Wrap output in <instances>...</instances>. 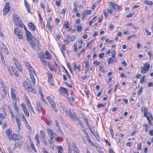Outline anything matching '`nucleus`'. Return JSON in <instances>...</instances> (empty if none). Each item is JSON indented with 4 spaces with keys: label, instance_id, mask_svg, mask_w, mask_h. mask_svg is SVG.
<instances>
[{
    "label": "nucleus",
    "instance_id": "338daca9",
    "mask_svg": "<svg viewBox=\"0 0 153 153\" xmlns=\"http://www.w3.org/2000/svg\"><path fill=\"white\" fill-rule=\"evenodd\" d=\"M145 32L147 36H150L151 34V32L148 29H145Z\"/></svg>",
    "mask_w": 153,
    "mask_h": 153
},
{
    "label": "nucleus",
    "instance_id": "79ce46f5",
    "mask_svg": "<svg viewBox=\"0 0 153 153\" xmlns=\"http://www.w3.org/2000/svg\"><path fill=\"white\" fill-rule=\"evenodd\" d=\"M68 100L69 104L71 105H72V102H73L75 100L74 97H69Z\"/></svg>",
    "mask_w": 153,
    "mask_h": 153
},
{
    "label": "nucleus",
    "instance_id": "f3484780",
    "mask_svg": "<svg viewBox=\"0 0 153 153\" xmlns=\"http://www.w3.org/2000/svg\"><path fill=\"white\" fill-rule=\"evenodd\" d=\"M59 94L65 96H68V90L63 87H60L59 89Z\"/></svg>",
    "mask_w": 153,
    "mask_h": 153
},
{
    "label": "nucleus",
    "instance_id": "e433bc0d",
    "mask_svg": "<svg viewBox=\"0 0 153 153\" xmlns=\"http://www.w3.org/2000/svg\"><path fill=\"white\" fill-rule=\"evenodd\" d=\"M28 26L30 28L31 30L34 31L35 30V27L34 25L32 22L29 23Z\"/></svg>",
    "mask_w": 153,
    "mask_h": 153
},
{
    "label": "nucleus",
    "instance_id": "f257e3e1",
    "mask_svg": "<svg viewBox=\"0 0 153 153\" xmlns=\"http://www.w3.org/2000/svg\"><path fill=\"white\" fill-rule=\"evenodd\" d=\"M5 132L10 141L12 140L14 141H19L14 143V145L13 146V150H15L17 148H21L22 147L23 144L24 142L23 140H21L22 138L21 135L19 134L13 133L12 130L10 128L7 129L6 131Z\"/></svg>",
    "mask_w": 153,
    "mask_h": 153
},
{
    "label": "nucleus",
    "instance_id": "774afa93",
    "mask_svg": "<svg viewBox=\"0 0 153 153\" xmlns=\"http://www.w3.org/2000/svg\"><path fill=\"white\" fill-rule=\"evenodd\" d=\"M143 90V88L142 86L141 87L140 89L138 90L137 92V94L138 95H140L141 94Z\"/></svg>",
    "mask_w": 153,
    "mask_h": 153
},
{
    "label": "nucleus",
    "instance_id": "4c0bfd02",
    "mask_svg": "<svg viewBox=\"0 0 153 153\" xmlns=\"http://www.w3.org/2000/svg\"><path fill=\"white\" fill-rule=\"evenodd\" d=\"M144 3L146 5H149L151 6L153 4V2L152 1H149L148 0H145L144 1Z\"/></svg>",
    "mask_w": 153,
    "mask_h": 153
},
{
    "label": "nucleus",
    "instance_id": "f8f14e48",
    "mask_svg": "<svg viewBox=\"0 0 153 153\" xmlns=\"http://www.w3.org/2000/svg\"><path fill=\"white\" fill-rule=\"evenodd\" d=\"M24 97L25 98V101L26 102L27 106L30 107L33 114H35V113L34 110V108L31 104L29 98L26 95H24Z\"/></svg>",
    "mask_w": 153,
    "mask_h": 153
},
{
    "label": "nucleus",
    "instance_id": "bb28decb",
    "mask_svg": "<svg viewBox=\"0 0 153 153\" xmlns=\"http://www.w3.org/2000/svg\"><path fill=\"white\" fill-rule=\"evenodd\" d=\"M26 33L27 40L29 41L31 40L32 36L31 33L28 30L26 29Z\"/></svg>",
    "mask_w": 153,
    "mask_h": 153
},
{
    "label": "nucleus",
    "instance_id": "39448f33",
    "mask_svg": "<svg viewBox=\"0 0 153 153\" xmlns=\"http://www.w3.org/2000/svg\"><path fill=\"white\" fill-rule=\"evenodd\" d=\"M148 108L145 106L142 107L141 108V112L143 113V116L146 117L149 124L150 126H152V123L151 122L153 120V118L151 113L148 112Z\"/></svg>",
    "mask_w": 153,
    "mask_h": 153
},
{
    "label": "nucleus",
    "instance_id": "603ef678",
    "mask_svg": "<svg viewBox=\"0 0 153 153\" xmlns=\"http://www.w3.org/2000/svg\"><path fill=\"white\" fill-rule=\"evenodd\" d=\"M147 54L149 56L150 59H152L153 58V54L151 51H147Z\"/></svg>",
    "mask_w": 153,
    "mask_h": 153
},
{
    "label": "nucleus",
    "instance_id": "2eb2a0df",
    "mask_svg": "<svg viewBox=\"0 0 153 153\" xmlns=\"http://www.w3.org/2000/svg\"><path fill=\"white\" fill-rule=\"evenodd\" d=\"M48 79L47 81L48 84L51 86L54 85L53 83L54 79L52 74L50 73L47 72Z\"/></svg>",
    "mask_w": 153,
    "mask_h": 153
},
{
    "label": "nucleus",
    "instance_id": "4d7b16f0",
    "mask_svg": "<svg viewBox=\"0 0 153 153\" xmlns=\"http://www.w3.org/2000/svg\"><path fill=\"white\" fill-rule=\"evenodd\" d=\"M58 153H63L62 151L63 150V149L62 146H59L57 149Z\"/></svg>",
    "mask_w": 153,
    "mask_h": 153
},
{
    "label": "nucleus",
    "instance_id": "9b49d317",
    "mask_svg": "<svg viewBox=\"0 0 153 153\" xmlns=\"http://www.w3.org/2000/svg\"><path fill=\"white\" fill-rule=\"evenodd\" d=\"M143 66L141 68L140 73L142 74H146L149 70L150 68V65L149 62H146L143 64Z\"/></svg>",
    "mask_w": 153,
    "mask_h": 153
},
{
    "label": "nucleus",
    "instance_id": "c9c22d12",
    "mask_svg": "<svg viewBox=\"0 0 153 153\" xmlns=\"http://www.w3.org/2000/svg\"><path fill=\"white\" fill-rule=\"evenodd\" d=\"M73 151L74 153H80L79 150L78 149L75 144L73 145Z\"/></svg>",
    "mask_w": 153,
    "mask_h": 153
},
{
    "label": "nucleus",
    "instance_id": "7ed1b4c3",
    "mask_svg": "<svg viewBox=\"0 0 153 153\" xmlns=\"http://www.w3.org/2000/svg\"><path fill=\"white\" fill-rule=\"evenodd\" d=\"M10 95L13 101V106L16 113L19 112V110L18 107L17 106V101L18 98H17L16 94V90L13 87L11 89Z\"/></svg>",
    "mask_w": 153,
    "mask_h": 153
},
{
    "label": "nucleus",
    "instance_id": "69168bd1",
    "mask_svg": "<svg viewBox=\"0 0 153 153\" xmlns=\"http://www.w3.org/2000/svg\"><path fill=\"white\" fill-rule=\"evenodd\" d=\"M6 47L5 45L1 42H0V50L5 48Z\"/></svg>",
    "mask_w": 153,
    "mask_h": 153
},
{
    "label": "nucleus",
    "instance_id": "9d476101",
    "mask_svg": "<svg viewBox=\"0 0 153 153\" xmlns=\"http://www.w3.org/2000/svg\"><path fill=\"white\" fill-rule=\"evenodd\" d=\"M66 115L73 120L74 121H78V123H79L80 125L81 124H82L80 120H79V117L75 112L72 113L71 111H69L67 112Z\"/></svg>",
    "mask_w": 153,
    "mask_h": 153
},
{
    "label": "nucleus",
    "instance_id": "e2e57ef3",
    "mask_svg": "<svg viewBox=\"0 0 153 153\" xmlns=\"http://www.w3.org/2000/svg\"><path fill=\"white\" fill-rule=\"evenodd\" d=\"M22 120L25 122V124L27 123V121L26 120V119L24 114L22 115Z\"/></svg>",
    "mask_w": 153,
    "mask_h": 153
},
{
    "label": "nucleus",
    "instance_id": "13d9d810",
    "mask_svg": "<svg viewBox=\"0 0 153 153\" xmlns=\"http://www.w3.org/2000/svg\"><path fill=\"white\" fill-rule=\"evenodd\" d=\"M143 126L145 128V131L146 132L148 131L149 130V125L147 124H145L143 125Z\"/></svg>",
    "mask_w": 153,
    "mask_h": 153
},
{
    "label": "nucleus",
    "instance_id": "8fccbe9b",
    "mask_svg": "<svg viewBox=\"0 0 153 153\" xmlns=\"http://www.w3.org/2000/svg\"><path fill=\"white\" fill-rule=\"evenodd\" d=\"M40 136L42 137V139H45V134L44 132L42 130L40 131Z\"/></svg>",
    "mask_w": 153,
    "mask_h": 153
},
{
    "label": "nucleus",
    "instance_id": "cd10ccee",
    "mask_svg": "<svg viewBox=\"0 0 153 153\" xmlns=\"http://www.w3.org/2000/svg\"><path fill=\"white\" fill-rule=\"evenodd\" d=\"M63 26L65 27L66 29H68V31H70L72 30V28L69 27V25L68 21H65L63 25Z\"/></svg>",
    "mask_w": 153,
    "mask_h": 153
},
{
    "label": "nucleus",
    "instance_id": "b1692460",
    "mask_svg": "<svg viewBox=\"0 0 153 153\" xmlns=\"http://www.w3.org/2000/svg\"><path fill=\"white\" fill-rule=\"evenodd\" d=\"M52 18L51 17H50L47 22L46 27L48 28L49 30H52L53 28V25H51V22H52Z\"/></svg>",
    "mask_w": 153,
    "mask_h": 153
},
{
    "label": "nucleus",
    "instance_id": "412c9836",
    "mask_svg": "<svg viewBox=\"0 0 153 153\" xmlns=\"http://www.w3.org/2000/svg\"><path fill=\"white\" fill-rule=\"evenodd\" d=\"M14 32L15 34L16 35L17 37L21 39H22L23 36L21 32L20 31V30L18 28H16L14 29Z\"/></svg>",
    "mask_w": 153,
    "mask_h": 153
},
{
    "label": "nucleus",
    "instance_id": "423d86ee",
    "mask_svg": "<svg viewBox=\"0 0 153 153\" xmlns=\"http://www.w3.org/2000/svg\"><path fill=\"white\" fill-rule=\"evenodd\" d=\"M112 53L111 57H109L107 60L108 65H109L111 64L115 63L117 61L116 58V52L115 49L113 50L109 49L105 53L106 55H109Z\"/></svg>",
    "mask_w": 153,
    "mask_h": 153
},
{
    "label": "nucleus",
    "instance_id": "0eeeda50",
    "mask_svg": "<svg viewBox=\"0 0 153 153\" xmlns=\"http://www.w3.org/2000/svg\"><path fill=\"white\" fill-rule=\"evenodd\" d=\"M23 86L25 87L26 90L29 92H33V94L36 93L35 89H33L30 84V81H25L23 83Z\"/></svg>",
    "mask_w": 153,
    "mask_h": 153
},
{
    "label": "nucleus",
    "instance_id": "393cba45",
    "mask_svg": "<svg viewBox=\"0 0 153 153\" xmlns=\"http://www.w3.org/2000/svg\"><path fill=\"white\" fill-rule=\"evenodd\" d=\"M85 132H84V133L86 135V138L87 141L90 143L92 146H95L96 144L93 143V142L91 141V138L86 131H85Z\"/></svg>",
    "mask_w": 153,
    "mask_h": 153
},
{
    "label": "nucleus",
    "instance_id": "f03ea898",
    "mask_svg": "<svg viewBox=\"0 0 153 153\" xmlns=\"http://www.w3.org/2000/svg\"><path fill=\"white\" fill-rule=\"evenodd\" d=\"M109 3L110 4V6L112 7V9H107L106 10H103V13L106 18L108 17L109 16L108 13H109L111 15H112L113 10H114L115 11L120 12L122 10L119 5L117 4L113 1H110L109 2Z\"/></svg>",
    "mask_w": 153,
    "mask_h": 153
},
{
    "label": "nucleus",
    "instance_id": "a19ab883",
    "mask_svg": "<svg viewBox=\"0 0 153 153\" xmlns=\"http://www.w3.org/2000/svg\"><path fill=\"white\" fill-rule=\"evenodd\" d=\"M25 5L27 8V10L28 12L29 11L30 9V5L28 2L26 0H24Z\"/></svg>",
    "mask_w": 153,
    "mask_h": 153
},
{
    "label": "nucleus",
    "instance_id": "6ab92c4d",
    "mask_svg": "<svg viewBox=\"0 0 153 153\" xmlns=\"http://www.w3.org/2000/svg\"><path fill=\"white\" fill-rule=\"evenodd\" d=\"M8 71L9 74L11 75H13V73L17 77H19V76L18 72L14 67L12 66L10 68L8 69Z\"/></svg>",
    "mask_w": 153,
    "mask_h": 153
},
{
    "label": "nucleus",
    "instance_id": "c03bdc74",
    "mask_svg": "<svg viewBox=\"0 0 153 153\" xmlns=\"http://www.w3.org/2000/svg\"><path fill=\"white\" fill-rule=\"evenodd\" d=\"M41 96L40 99L41 101L45 104H47V102L46 100L44 98V94L40 95Z\"/></svg>",
    "mask_w": 153,
    "mask_h": 153
},
{
    "label": "nucleus",
    "instance_id": "6e6552de",
    "mask_svg": "<svg viewBox=\"0 0 153 153\" xmlns=\"http://www.w3.org/2000/svg\"><path fill=\"white\" fill-rule=\"evenodd\" d=\"M47 131L48 133V135L50 138L48 141L50 145H51L54 143L53 139L54 136L56 135V134L54 131L50 128H47Z\"/></svg>",
    "mask_w": 153,
    "mask_h": 153
},
{
    "label": "nucleus",
    "instance_id": "de8ad7c7",
    "mask_svg": "<svg viewBox=\"0 0 153 153\" xmlns=\"http://www.w3.org/2000/svg\"><path fill=\"white\" fill-rule=\"evenodd\" d=\"M99 71L102 73H103L105 72V70L103 69L104 66L103 65H100V66Z\"/></svg>",
    "mask_w": 153,
    "mask_h": 153
},
{
    "label": "nucleus",
    "instance_id": "a18cd8bd",
    "mask_svg": "<svg viewBox=\"0 0 153 153\" xmlns=\"http://www.w3.org/2000/svg\"><path fill=\"white\" fill-rule=\"evenodd\" d=\"M82 25H77L76 27V29L77 32H80L82 31Z\"/></svg>",
    "mask_w": 153,
    "mask_h": 153
},
{
    "label": "nucleus",
    "instance_id": "72a5a7b5",
    "mask_svg": "<svg viewBox=\"0 0 153 153\" xmlns=\"http://www.w3.org/2000/svg\"><path fill=\"white\" fill-rule=\"evenodd\" d=\"M48 66L49 69L51 71H55V72H56V68L54 65H53V66H52L48 64Z\"/></svg>",
    "mask_w": 153,
    "mask_h": 153
},
{
    "label": "nucleus",
    "instance_id": "0e129e2a",
    "mask_svg": "<svg viewBox=\"0 0 153 153\" xmlns=\"http://www.w3.org/2000/svg\"><path fill=\"white\" fill-rule=\"evenodd\" d=\"M135 13L134 12H133L132 13H129L128 15H127L126 16V18H131L132 16Z\"/></svg>",
    "mask_w": 153,
    "mask_h": 153
},
{
    "label": "nucleus",
    "instance_id": "ddd939ff",
    "mask_svg": "<svg viewBox=\"0 0 153 153\" xmlns=\"http://www.w3.org/2000/svg\"><path fill=\"white\" fill-rule=\"evenodd\" d=\"M21 108L23 112L25 114L27 117H29L30 114L29 112L26 107V105L24 102H22L21 104Z\"/></svg>",
    "mask_w": 153,
    "mask_h": 153
},
{
    "label": "nucleus",
    "instance_id": "473e14b6",
    "mask_svg": "<svg viewBox=\"0 0 153 153\" xmlns=\"http://www.w3.org/2000/svg\"><path fill=\"white\" fill-rule=\"evenodd\" d=\"M45 55L46 56V59L50 60L51 59L52 56L50 53L48 51H46L45 52Z\"/></svg>",
    "mask_w": 153,
    "mask_h": 153
},
{
    "label": "nucleus",
    "instance_id": "5fc2aeb1",
    "mask_svg": "<svg viewBox=\"0 0 153 153\" xmlns=\"http://www.w3.org/2000/svg\"><path fill=\"white\" fill-rule=\"evenodd\" d=\"M137 149L138 151H141L142 150V144L140 143H139L137 145Z\"/></svg>",
    "mask_w": 153,
    "mask_h": 153
},
{
    "label": "nucleus",
    "instance_id": "4468645a",
    "mask_svg": "<svg viewBox=\"0 0 153 153\" xmlns=\"http://www.w3.org/2000/svg\"><path fill=\"white\" fill-rule=\"evenodd\" d=\"M9 2H7L5 4L3 11V14L4 16L6 15L9 12L11 8Z\"/></svg>",
    "mask_w": 153,
    "mask_h": 153
},
{
    "label": "nucleus",
    "instance_id": "58836bf2",
    "mask_svg": "<svg viewBox=\"0 0 153 153\" xmlns=\"http://www.w3.org/2000/svg\"><path fill=\"white\" fill-rule=\"evenodd\" d=\"M82 117L83 119V120H84L85 122L86 123V125L88 126V125H90L89 124V122L88 120L87 119L86 117L85 116V115L84 114H82Z\"/></svg>",
    "mask_w": 153,
    "mask_h": 153
},
{
    "label": "nucleus",
    "instance_id": "680f3d73",
    "mask_svg": "<svg viewBox=\"0 0 153 153\" xmlns=\"http://www.w3.org/2000/svg\"><path fill=\"white\" fill-rule=\"evenodd\" d=\"M114 42V40L113 39H111V40H109L108 39H107L105 40V43L106 44H107L108 43H112L113 42Z\"/></svg>",
    "mask_w": 153,
    "mask_h": 153
},
{
    "label": "nucleus",
    "instance_id": "09e8293b",
    "mask_svg": "<svg viewBox=\"0 0 153 153\" xmlns=\"http://www.w3.org/2000/svg\"><path fill=\"white\" fill-rule=\"evenodd\" d=\"M67 39L64 40V42L65 44L68 45L69 43V41L68 40V38H70V35L69 34H68L67 36Z\"/></svg>",
    "mask_w": 153,
    "mask_h": 153
},
{
    "label": "nucleus",
    "instance_id": "20e7f679",
    "mask_svg": "<svg viewBox=\"0 0 153 153\" xmlns=\"http://www.w3.org/2000/svg\"><path fill=\"white\" fill-rule=\"evenodd\" d=\"M25 65L27 67V70L29 71L30 78L32 82L34 85L36 84V81L35 76H36V74L35 72L34 68L32 67L30 64L28 62L25 61L24 62Z\"/></svg>",
    "mask_w": 153,
    "mask_h": 153
},
{
    "label": "nucleus",
    "instance_id": "c85d7f7f",
    "mask_svg": "<svg viewBox=\"0 0 153 153\" xmlns=\"http://www.w3.org/2000/svg\"><path fill=\"white\" fill-rule=\"evenodd\" d=\"M30 148H31L32 150L35 152H37V151L36 149V148L35 147L34 143L32 140H31L30 141Z\"/></svg>",
    "mask_w": 153,
    "mask_h": 153
},
{
    "label": "nucleus",
    "instance_id": "a878e982",
    "mask_svg": "<svg viewBox=\"0 0 153 153\" xmlns=\"http://www.w3.org/2000/svg\"><path fill=\"white\" fill-rule=\"evenodd\" d=\"M14 22L16 25L19 27H22V23L20 19H17L14 20Z\"/></svg>",
    "mask_w": 153,
    "mask_h": 153
},
{
    "label": "nucleus",
    "instance_id": "49530a36",
    "mask_svg": "<svg viewBox=\"0 0 153 153\" xmlns=\"http://www.w3.org/2000/svg\"><path fill=\"white\" fill-rule=\"evenodd\" d=\"M39 57L40 58V60L41 59H44L45 58V55L43 53H39Z\"/></svg>",
    "mask_w": 153,
    "mask_h": 153
},
{
    "label": "nucleus",
    "instance_id": "3c124183",
    "mask_svg": "<svg viewBox=\"0 0 153 153\" xmlns=\"http://www.w3.org/2000/svg\"><path fill=\"white\" fill-rule=\"evenodd\" d=\"M16 120L18 128L20 130L21 128V123L20 122L18 118H16Z\"/></svg>",
    "mask_w": 153,
    "mask_h": 153
},
{
    "label": "nucleus",
    "instance_id": "052dcab7",
    "mask_svg": "<svg viewBox=\"0 0 153 153\" xmlns=\"http://www.w3.org/2000/svg\"><path fill=\"white\" fill-rule=\"evenodd\" d=\"M61 0H56V1L55 4L58 7H59L61 5Z\"/></svg>",
    "mask_w": 153,
    "mask_h": 153
},
{
    "label": "nucleus",
    "instance_id": "ea45409f",
    "mask_svg": "<svg viewBox=\"0 0 153 153\" xmlns=\"http://www.w3.org/2000/svg\"><path fill=\"white\" fill-rule=\"evenodd\" d=\"M88 68H85L84 69L85 74L84 76H82L81 77V78L83 80H85L87 77V75H86V74L87 73L88 71Z\"/></svg>",
    "mask_w": 153,
    "mask_h": 153
},
{
    "label": "nucleus",
    "instance_id": "4be33fe9",
    "mask_svg": "<svg viewBox=\"0 0 153 153\" xmlns=\"http://www.w3.org/2000/svg\"><path fill=\"white\" fill-rule=\"evenodd\" d=\"M35 109L38 113H40L42 111V106L41 103L39 102H36Z\"/></svg>",
    "mask_w": 153,
    "mask_h": 153
},
{
    "label": "nucleus",
    "instance_id": "6e6d98bb",
    "mask_svg": "<svg viewBox=\"0 0 153 153\" xmlns=\"http://www.w3.org/2000/svg\"><path fill=\"white\" fill-rule=\"evenodd\" d=\"M77 45L76 44H75L73 45V50L74 52L77 53Z\"/></svg>",
    "mask_w": 153,
    "mask_h": 153
},
{
    "label": "nucleus",
    "instance_id": "864d4df0",
    "mask_svg": "<svg viewBox=\"0 0 153 153\" xmlns=\"http://www.w3.org/2000/svg\"><path fill=\"white\" fill-rule=\"evenodd\" d=\"M146 77V76L145 75H143L141 79L140 80V83L142 84L145 81V78Z\"/></svg>",
    "mask_w": 153,
    "mask_h": 153
},
{
    "label": "nucleus",
    "instance_id": "dca6fc26",
    "mask_svg": "<svg viewBox=\"0 0 153 153\" xmlns=\"http://www.w3.org/2000/svg\"><path fill=\"white\" fill-rule=\"evenodd\" d=\"M13 61L15 64V66L18 71L21 72H22V67L17 59L15 57H13Z\"/></svg>",
    "mask_w": 153,
    "mask_h": 153
},
{
    "label": "nucleus",
    "instance_id": "7c9ffc66",
    "mask_svg": "<svg viewBox=\"0 0 153 153\" xmlns=\"http://www.w3.org/2000/svg\"><path fill=\"white\" fill-rule=\"evenodd\" d=\"M7 107L8 108L9 112L10 113L11 117L13 120L15 118V117L14 114V113L13 111V109L9 105H8Z\"/></svg>",
    "mask_w": 153,
    "mask_h": 153
},
{
    "label": "nucleus",
    "instance_id": "2f4dec72",
    "mask_svg": "<svg viewBox=\"0 0 153 153\" xmlns=\"http://www.w3.org/2000/svg\"><path fill=\"white\" fill-rule=\"evenodd\" d=\"M65 50L66 49L65 44H63L62 45L60 48V51L64 57L65 56Z\"/></svg>",
    "mask_w": 153,
    "mask_h": 153
},
{
    "label": "nucleus",
    "instance_id": "a211bd4d",
    "mask_svg": "<svg viewBox=\"0 0 153 153\" xmlns=\"http://www.w3.org/2000/svg\"><path fill=\"white\" fill-rule=\"evenodd\" d=\"M79 5L76 2H74V8L73 10L74 13L76 14V16L78 17H79L81 16V14L79 12V10L78 9V7Z\"/></svg>",
    "mask_w": 153,
    "mask_h": 153
},
{
    "label": "nucleus",
    "instance_id": "aec40b11",
    "mask_svg": "<svg viewBox=\"0 0 153 153\" xmlns=\"http://www.w3.org/2000/svg\"><path fill=\"white\" fill-rule=\"evenodd\" d=\"M47 99L49 103L51 105V107L54 110H55L56 108V104L55 103L53 99L50 96H48L47 97Z\"/></svg>",
    "mask_w": 153,
    "mask_h": 153
},
{
    "label": "nucleus",
    "instance_id": "bf43d9fd",
    "mask_svg": "<svg viewBox=\"0 0 153 153\" xmlns=\"http://www.w3.org/2000/svg\"><path fill=\"white\" fill-rule=\"evenodd\" d=\"M30 45L33 48H36V45L34 41H32L30 43Z\"/></svg>",
    "mask_w": 153,
    "mask_h": 153
},
{
    "label": "nucleus",
    "instance_id": "37998d69",
    "mask_svg": "<svg viewBox=\"0 0 153 153\" xmlns=\"http://www.w3.org/2000/svg\"><path fill=\"white\" fill-rule=\"evenodd\" d=\"M42 65L45 66H46L48 65V64L49 63V62H48L46 60L44 59H41L40 60Z\"/></svg>",
    "mask_w": 153,
    "mask_h": 153
},
{
    "label": "nucleus",
    "instance_id": "c756f323",
    "mask_svg": "<svg viewBox=\"0 0 153 153\" xmlns=\"http://www.w3.org/2000/svg\"><path fill=\"white\" fill-rule=\"evenodd\" d=\"M73 64L74 67V70H77L78 71L80 72V71L81 68L80 64H79L77 65L75 63H73Z\"/></svg>",
    "mask_w": 153,
    "mask_h": 153
},
{
    "label": "nucleus",
    "instance_id": "5701e85b",
    "mask_svg": "<svg viewBox=\"0 0 153 153\" xmlns=\"http://www.w3.org/2000/svg\"><path fill=\"white\" fill-rule=\"evenodd\" d=\"M3 110L4 113H0V118L4 120L6 117L7 116V113L5 108H0V110Z\"/></svg>",
    "mask_w": 153,
    "mask_h": 153
},
{
    "label": "nucleus",
    "instance_id": "f704fd0d",
    "mask_svg": "<svg viewBox=\"0 0 153 153\" xmlns=\"http://www.w3.org/2000/svg\"><path fill=\"white\" fill-rule=\"evenodd\" d=\"M39 137V135L38 134H36L34 137L36 141V145L37 146L39 145L40 144V141Z\"/></svg>",
    "mask_w": 153,
    "mask_h": 153
},
{
    "label": "nucleus",
    "instance_id": "1a4fd4ad",
    "mask_svg": "<svg viewBox=\"0 0 153 153\" xmlns=\"http://www.w3.org/2000/svg\"><path fill=\"white\" fill-rule=\"evenodd\" d=\"M1 85L2 88L1 96L2 99H4L8 94V90L6 86L5 85L4 82L2 80L1 82Z\"/></svg>",
    "mask_w": 153,
    "mask_h": 153
}]
</instances>
